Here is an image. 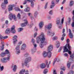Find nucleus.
Instances as JSON below:
<instances>
[{
	"instance_id": "38",
	"label": "nucleus",
	"mask_w": 74,
	"mask_h": 74,
	"mask_svg": "<svg viewBox=\"0 0 74 74\" xmlns=\"http://www.w3.org/2000/svg\"><path fill=\"white\" fill-rule=\"evenodd\" d=\"M33 21H31V24L29 26V27H32L33 26Z\"/></svg>"
},
{
	"instance_id": "29",
	"label": "nucleus",
	"mask_w": 74,
	"mask_h": 74,
	"mask_svg": "<svg viewBox=\"0 0 74 74\" xmlns=\"http://www.w3.org/2000/svg\"><path fill=\"white\" fill-rule=\"evenodd\" d=\"M25 72V70L22 69V70L20 71V74H24Z\"/></svg>"
},
{
	"instance_id": "23",
	"label": "nucleus",
	"mask_w": 74,
	"mask_h": 74,
	"mask_svg": "<svg viewBox=\"0 0 74 74\" xmlns=\"http://www.w3.org/2000/svg\"><path fill=\"white\" fill-rule=\"evenodd\" d=\"M69 32L70 37H73V34L71 33V31L70 29H69Z\"/></svg>"
},
{
	"instance_id": "8",
	"label": "nucleus",
	"mask_w": 74,
	"mask_h": 74,
	"mask_svg": "<svg viewBox=\"0 0 74 74\" xmlns=\"http://www.w3.org/2000/svg\"><path fill=\"white\" fill-rule=\"evenodd\" d=\"M9 18L10 20H12V19H13L14 21H16V17L15 15L12 14V13H11L9 14Z\"/></svg>"
},
{
	"instance_id": "31",
	"label": "nucleus",
	"mask_w": 74,
	"mask_h": 74,
	"mask_svg": "<svg viewBox=\"0 0 74 74\" xmlns=\"http://www.w3.org/2000/svg\"><path fill=\"white\" fill-rule=\"evenodd\" d=\"M24 11L26 12H29L30 11V8L27 7V8L24 9Z\"/></svg>"
},
{
	"instance_id": "58",
	"label": "nucleus",
	"mask_w": 74,
	"mask_h": 74,
	"mask_svg": "<svg viewBox=\"0 0 74 74\" xmlns=\"http://www.w3.org/2000/svg\"><path fill=\"white\" fill-rule=\"evenodd\" d=\"M30 18L31 19H32V20H33V19H34V17H33V16H31Z\"/></svg>"
},
{
	"instance_id": "41",
	"label": "nucleus",
	"mask_w": 74,
	"mask_h": 74,
	"mask_svg": "<svg viewBox=\"0 0 74 74\" xmlns=\"http://www.w3.org/2000/svg\"><path fill=\"white\" fill-rule=\"evenodd\" d=\"M31 42L32 44H34L35 43V40L33 38L32 39Z\"/></svg>"
},
{
	"instance_id": "7",
	"label": "nucleus",
	"mask_w": 74,
	"mask_h": 74,
	"mask_svg": "<svg viewBox=\"0 0 74 74\" xmlns=\"http://www.w3.org/2000/svg\"><path fill=\"white\" fill-rule=\"evenodd\" d=\"M20 49V45H18L15 47L16 53L18 55H19L21 53V50Z\"/></svg>"
},
{
	"instance_id": "3",
	"label": "nucleus",
	"mask_w": 74,
	"mask_h": 74,
	"mask_svg": "<svg viewBox=\"0 0 74 74\" xmlns=\"http://www.w3.org/2000/svg\"><path fill=\"white\" fill-rule=\"evenodd\" d=\"M45 38L43 37L42 38L40 39V37H37L36 38V42L38 44H39V42H40V41L41 42V43L40 45V48H43V44L44 41H45Z\"/></svg>"
},
{
	"instance_id": "25",
	"label": "nucleus",
	"mask_w": 74,
	"mask_h": 74,
	"mask_svg": "<svg viewBox=\"0 0 74 74\" xmlns=\"http://www.w3.org/2000/svg\"><path fill=\"white\" fill-rule=\"evenodd\" d=\"M38 37H45L44 34L42 32L41 33L40 35H39V36Z\"/></svg>"
},
{
	"instance_id": "4",
	"label": "nucleus",
	"mask_w": 74,
	"mask_h": 74,
	"mask_svg": "<svg viewBox=\"0 0 74 74\" xmlns=\"http://www.w3.org/2000/svg\"><path fill=\"white\" fill-rule=\"evenodd\" d=\"M52 49H53V45H49L48 48V51H49L48 52V57L49 58H50L51 57L52 53L51 51H52Z\"/></svg>"
},
{
	"instance_id": "33",
	"label": "nucleus",
	"mask_w": 74,
	"mask_h": 74,
	"mask_svg": "<svg viewBox=\"0 0 74 74\" xmlns=\"http://www.w3.org/2000/svg\"><path fill=\"white\" fill-rule=\"evenodd\" d=\"M17 17L18 19H21V14H20V13H18L17 15Z\"/></svg>"
},
{
	"instance_id": "51",
	"label": "nucleus",
	"mask_w": 74,
	"mask_h": 74,
	"mask_svg": "<svg viewBox=\"0 0 74 74\" xmlns=\"http://www.w3.org/2000/svg\"><path fill=\"white\" fill-rule=\"evenodd\" d=\"M52 10H50L49 12V14L50 15H52Z\"/></svg>"
},
{
	"instance_id": "57",
	"label": "nucleus",
	"mask_w": 74,
	"mask_h": 74,
	"mask_svg": "<svg viewBox=\"0 0 74 74\" xmlns=\"http://www.w3.org/2000/svg\"><path fill=\"white\" fill-rule=\"evenodd\" d=\"M22 43V42L21 41L19 42L18 44V45H21V44Z\"/></svg>"
},
{
	"instance_id": "17",
	"label": "nucleus",
	"mask_w": 74,
	"mask_h": 74,
	"mask_svg": "<svg viewBox=\"0 0 74 74\" xmlns=\"http://www.w3.org/2000/svg\"><path fill=\"white\" fill-rule=\"evenodd\" d=\"M11 33V30L10 29L8 28H7L5 31V34H8Z\"/></svg>"
},
{
	"instance_id": "59",
	"label": "nucleus",
	"mask_w": 74,
	"mask_h": 74,
	"mask_svg": "<svg viewBox=\"0 0 74 74\" xmlns=\"http://www.w3.org/2000/svg\"><path fill=\"white\" fill-rule=\"evenodd\" d=\"M56 61L55 60V59L54 60V61L53 62V66H54L55 65V63Z\"/></svg>"
},
{
	"instance_id": "52",
	"label": "nucleus",
	"mask_w": 74,
	"mask_h": 74,
	"mask_svg": "<svg viewBox=\"0 0 74 74\" xmlns=\"http://www.w3.org/2000/svg\"><path fill=\"white\" fill-rule=\"evenodd\" d=\"M27 15H28V16H29V17H30V15H32V13H29L27 14Z\"/></svg>"
},
{
	"instance_id": "63",
	"label": "nucleus",
	"mask_w": 74,
	"mask_h": 74,
	"mask_svg": "<svg viewBox=\"0 0 74 74\" xmlns=\"http://www.w3.org/2000/svg\"><path fill=\"white\" fill-rule=\"evenodd\" d=\"M47 42H45L44 41V42H43V44L44 45H47Z\"/></svg>"
},
{
	"instance_id": "28",
	"label": "nucleus",
	"mask_w": 74,
	"mask_h": 74,
	"mask_svg": "<svg viewBox=\"0 0 74 74\" xmlns=\"http://www.w3.org/2000/svg\"><path fill=\"white\" fill-rule=\"evenodd\" d=\"M56 43V47L57 48H58L59 47V46H60V42L59 41H57Z\"/></svg>"
},
{
	"instance_id": "60",
	"label": "nucleus",
	"mask_w": 74,
	"mask_h": 74,
	"mask_svg": "<svg viewBox=\"0 0 74 74\" xmlns=\"http://www.w3.org/2000/svg\"><path fill=\"white\" fill-rule=\"evenodd\" d=\"M0 37H8V36H1V34H0Z\"/></svg>"
},
{
	"instance_id": "20",
	"label": "nucleus",
	"mask_w": 74,
	"mask_h": 74,
	"mask_svg": "<svg viewBox=\"0 0 74 74\" xmlns=\"http://www.w3.org/2000/svg\"><path fill=\"white\" fill-rule=\"evenodd\" d=\"M52 24H49L48 25H46L45 26L46 28H47L48 30H49L50 29L52 28Z\"/></svg>"
},
{
	"instance_id": "11",
	"label": "nucleus",
	"mask_w": 74,
	"mask_h": 74,
	"mask_svg": "<svg viewBox=\"0 0 74 74\" xmlns=\"http://www.w3.org/2000/svg\"><path fill=\"white\" fill-rule=\"evenodd\" d=\"M24 21L25 23H22L21 24V26L22 27H25V26H26V25H27V20L25 19L24 20Z\"/></svg>"
},
{
	"instance_id": "56",
	"label": "nucleus",
	"mask_w": 74,
	"mask_h": 74,
	"mask_svg": "<svg viewBox=\"0 0 74 74\" xmlns=\"http://www.w3.org/2000/svg\"><path fill=\"white\" fill-rule=\"evenodd\" d=\"M37 35V32L35 33L34 34V37H36Z\"/></svg>"
},
{
	"instance_id": "27",
	"label": "nucleus",
	"mask_w": 74,
	"mask_h": 74,
	"mask_svg": "<svg viewBox=\"0 0 74 74\" xmlns=\"http://www.w3.org/2000/svg\"><path fill=\"white\" fill-rule=\"evenodd\" d=\"M36 48H33L32 49V54H33L35 52H36Z\"/></svg>"
},
{
	"instance_id": "15",
	"label": "nucleus",
	"mask_w": 74,
	"mask_h": 74,
	"mask_svg": "<svg viewBox=\"0 0 74 74\" xmlns=\"http://www.w3.org/2000/svg\"><path fill=\"white\" fill-rule=\"evenodd\" d=\"M18 38L17 37H13V43L14 45L15 46V44L16 43V41H18V40H17V38Z\"/></svg>"
},
{
	"instance_id": "2",
	"label": "nucleus",
	"mask_w": 74,
	"mask_h": 74,
	"mask_svg": "<svg viewBox=\"0 0 74 74\" xmlns=\"http://www.w3.org/2000/svg\"><path fill=\"white\" fill-rule=\"evenodd\" d=\"M31 60L32 58L30 57H29L26 58L24 61V64L23 63L22 64V67H23L24 65H25L26 67H27V68H29V64H28V63L30 62H31Z\"/></svg>"
},
{
	"instance_id": "36",
	"label": "nucleus",
	"mask_w": 74,
	"mask_h": 74,
	"mask_svg": "<svg viewBox=\"0 0 74 74\" xmlns=\"http://www.w3.org/2000/svg\"><path fill=\"white\" fill-rule=\"evenodd\" d=\"M14 9L16 11H21V9L19 8H15Z\"/></svg>"
},
{
	"instance_id": "22",
	"label": "nucleus",
	"mask_w": 74,
	"mask_h": 74,
	"mask_svg": "<svg viewBox=\"0 0 74 74\" xmlns=\"http://www.w3.org/2000/svg\"><path fill=\"white\" fill-rule=\"evenodd\" d=\"M13 71L14 72H16V69H17V66L16 65H14L13 66Z\"/></svg>"
},
{
	"instance_id": "49",
	"label": "nucleus",
	"mask_w": 74,
	"mask_h": 74,
	"mask_svg": "<svg viewBox=\"0 0 74 74\" xmlns=\"http://www.w3.org/2000/svg\"><path fill=\"white\" fill-rule=\"evenodd\" d=\"M34 30L36 32H37V31H38V28H37V27H35L34 29Z\"/></svg>"
},
{
	"instance_id": "55",
	"label": "nucleus",
	"mask_w": 74,
	"mask_h": 74,
	"mask_svg": "<svg viewBox=\"0 0 74 74\" xmlns=\"http://www.w3.org/2000/svg\"><path fill=\"white\" fill-rule=\"evenodd\" d=\"M64 56H65L66 57H67L68 56V54L67 53H64Z\"/></svg>"
},
{
	"instance_id": "16",
	"label": "nucleus",
	"mask_w": 74,
	"mask_h": 74,
	"mask_svg": "<svg viewBox=\"0 0 74 74\" xmlns=\"http://www.w3.org/2000/svg\"><path fill=\"white\" fill-rule=\"evenodd\" d=\"M14 7V5H9V8H8L9 11H12Z\"/></svg>"
},
{
	"instance_id": "54",
	"label": "nucleus",
	"mask_w": 74,
	"mask_h": 74,
	"mask_svg": "<svg viewBox=\"0 0 74 74\" xmlns=\"http://www.w3.org/2000/svg\"><path fill=\"white\" fill-rule=\"evenodd\" d=\"M27 1V0H25V1L23 2V4H26L27 3V1Z\"/></svg>"
},
{
	"instance_id": "5",
	"label": "nucleus",
	"mask_w": 74,
	"mask_h": 74,
	"mask_svg": "<svg viewBox=\"0 0 74 74\" xmlns=\"http://www.w3.org/2000/svg\"><path fill=\"white\" fill-rule=\"evenodd\" d=\"M64 21V19L62 18V21H60V20L59 19L58 20L56 21V24L58 26L59 28V29H62V24L63 23V22Z\"/></svg>"
},
{
	"instance_id": "64",
	"label": "nucleus",
	"mask_w": 74,
	"mask_h": 74,
	"mask_svg": "<svg viewBox=\"0 0 74 74\" xmlns=\"http://www.w3.org/2000/svg\"><path fill=\"white\" fill-rule=\"evenodd\" d=\"M53 74H57L56 73V71L55 70H54L53 72Z\"/></svg>"
},
{
	"instance_id": "39",
	"label": "nucleus",
	"mask_w": 74,
	"mask_h": 74,
	"mask_svg": "<svg viewBox=\"0 0 74 74\" xmlns=\"http://www.w3.org/2000/svg\"><path fill=\"white\" fill-rule=\"evenodd\" d=\"M33 44L34 46V48H37V44H36V43H34Z\"/></svg>"
},
{
	"instance_id": "12",
	"label": "nucleus",
	"mask_w": 74,
	"mask_h": 74,
	"mask_svg": "<svg viewBox=\"0 0 74 74\" xmlns=\"http://www.w3.org/2000/svg\"><path fill=\"white\" fill-rule=\"evenodd\" d=\"M15 25H13L12 26L11 29V31L12 33H15L16 31H15Z\"/></svg>"
},
{
	"instance_id": "43",
	"label": "nucleus",
	"mask_w": 74,
	"mask_h": 74,
	"mask_svg": "<svg viewBox=\"0 0 74 74\" xmlns=\"http://www.w3.org/2000/svg\"><path fill=\"white\" fill-rule=\"evenodd\" d=\"M71 65V63H68L67 64V66L68 67V68H70V65Z\"/></svg>"
},
{
	"instance_id": "19",
	"label": "nucleus",
	"mask_w": 74,
	"mask_h": 74,
	"mask_svg": "<svg viewBox=\"0 0 74 74\" xmlns=\"http://www.w3.org/2000/svg\"><path fill=\"white\" fill-rule=\"evenodd\" d=\"M55 1H53L51 2V5H50V8H53L54 7H55Z\"/></svg>"
},
{
	"instance_id": "9",
	"label": "nucleus",
	"mask_w": 74,
	"mask_h": 74,
	"mask_svg": "<svg viewBox=\"0 0 74 74\" xmlns=\"http://www.w3.org/2000/svg\"><path fill=\"white\" fill-rule=\"evenodd\" d=\"M4 3H2L1 5V7L2 8H5L6 7V4H7L8 3V0H4Z\"/></svg>"
},
{
	"instance_id": "34",
	"label": "nucleus",
	"mask_w": 74,
	"mask_h": 74,
	"mask_svg": "<svg viewBox=\"0 0 74 74\" xmlns=\"http://www.w3.org/2000/svg\"><path fill=\"white\" fill-rule=\"evenodd\" d=\"M73 4H74V2L73 1H71L70 2V6H72L73 5Z\"/></svg>"
},
{
	"instance_id": "13",
	"label": "nucleus",
	"mask_w": 74,
	"mask_h": 74,
	"mask_svg": "<svg viewBox=\"0 0 74 74\" xmlns=\"http://www.w3.org/2000/svg\"><path fill=\"white\" fill-rule=\"evenodd\" d=\"M46 66L47 65H46L45 64L42 63L40 65V67L41 69H43L46 67Z\"/></svg>"
},
{
	"instance_id": "35",
	"label": "nucleus",
	"mask_w": 74,
	"mask_h": 74,
	"mask_svg": "<svg viewBox=\"0 0 74 74\" xmlns=\"http://www.w3.org/2000/svg\"><path fill=\"white\" fill-rule=\"evenodd\" d=\"M29 56V53H26L24 55V56L25 58H27V57H28Z\"/></svg>"
},
{
	"instance_id": "42",
	"label": "nucleus",
	"mask_w": 74,
	"mask_h": 74,
	"mask_svg": "<svg viewBox=\"0 0 74 74\" xmlns=\"http://www.w3.org/2000/svg\"><path fill=\"white\" fill-rule=\"evenodd\" d=\"M54 59L57 62H59V61H60V59H59V58H55Z\"/></svg>"
},
{
	"instance_id": "50",
	"label": "nucleus",
	"mask_w": 74,
	"mask_h": 74,
	"mask_svg": "<svg viewBox=\"0 0 74 74\" xmlns=\"http://www.w3.org/2000/svg\"><path fill=\"white\" fill-rule=\"evenodd\" d=\"M62 48H63V47L62 46H61L60 47L58 50V52H60L61 51V50H62Z\"/></svg>"
},
{
	"instance_id": "47",
	"label": "nucleus",
	"mask_w": 74,
	"mask_h": 74,
	"mask_svg": "<svg viewBox=\"0 0 74 74\" xmlns=\"http://www.w3.org/2000/svg\"><path fill=\"white\" fill-rule=\"evenodd\" d=\"M61 70L64 71L65 70V67H64V66H63L62 68H61Z\"/></svg>"
},
{
	"instance_id": "62",
	"label": "nucleus",
	"mask_w": 74,
	"mask_h": 74,
	"mask_svg": "<svg viewBox=\"0 0 74 74\" xmlns=\"http://www.w3.org/2000/svg\"><path fill=\"white\" fill-rule=\"evenodd\" d=\"M60 0H56V4H58V3H59V1Z\"/></svg>"
},
{
	"instance_id": "6",
	"label": "nucleus",
	"mask_w": 74,
	"mask_h": 74,
	"mask_svg": "<svg viewBox=\"0 0 74 74\" xmlns=\"http://www.w3.org/2000/svg\"><path fill=\"white\" fill-rule=\"evenodd\" d=\"M2 38L1 39H0V40H1V44L2 46L1 47V46H0V49H1V51H3V50L4 49V42L3 41H2V39H7V38H8V37H1Z\"/></svg>"
},
{
	"instance_id": "24",
	"label": "nucleus",
	"mask_w": 74,
	"mask_h": 74,
	"mask_svg": "<svg viewBox=\"0 0 74 74\" xmlns=\"http://www.w3.org/2000/svg\"><path fill=\"white\" fill-rule=\"evenodd\" d=\"M51 61H49V64H48V61L46 60V65L47 66V68H49V64H51Z\"/></svg>"
},
{
	"instance_id": "53",
	"label": "nucleus",
	"mask_w": 74,
	"mask_h": 74,
	"mask_svg": "<svg viewBox=\"0 0 74 74\" xmlns=\"http://www.w3.org/2000/svg\"><path fill=\"white\" fill-rule=\"evenodd\" d=\"M71 25L72 27H74V21L72 22Z\"/></svg>"
},
{
	"instance_id": "46",
	"label": "nucleus",
	"mask_w": 74,
	"mask_h": 74,
	"mask_svg": "<svg viewBox=\"0 0 74 74\" xmlns=\"http://www.w3.org/2000/svg\"><path fill=\"white\" fill-rule=\"evenodd\" d=\"M0 69L1 71H3V70H4V66H2V67L1 66L0 68Z\"/></svg>"
},
{
	"instance_id": "21",
	"label": "nucleus",
	"mask_w": 74,
	"mask_h": 74,
	"mask_svg": "<svg viewBox=\"0 0 74 74\" xmlns=\"http://www.w3.org/2000/svg\"><path fill=\"white\" fill-rule=\"evenodd\" d=\"M43 55L44 57H46V56L48 57V52H47L46 51H44L43 53Z\"/></svg>"
},
{
	"instance_id": "14",
	"label": "nucleus",
	"mask_w": 74,
	"mask_h": 74,
	"mask_svg": "<svg viewBox=\"0 0 74 74\" xmlns=\"http://www.w3.org/2000/svg\"><path fill=\"white\" fill-rule=\"evenodd\" d=\"M26 48V45L25 44H23L22 45L21 48V50L23 51L24 50H25Z\"/></svg>"
},
{
	"instance_id": "45",
	"label": "nucleus",
	"mask_w": 74,
	"mask_h": 74,
	"mask_svg": "<svg viewBox=\"0 0 74 74\" xmlns=\"http://www.w3.org/2000/svg\"><path fill=\"white\" fill-rule=\"evenodd\" d=\"M58 38L57 37H53L52 40H57Z\"/></svg>"
},
{
	"instance_id": "26",
	"label": "nucleus",
	"mask_w": 74,
	"mask_h": 74,
	"mask_svg": "<svg viewBox=\"0 0 74 74\" xmlns=\"http://www.w3.org/2000/svg\"><path fill=\"white\" fill-rule=\"evenodd\" d=\"M38 12L37 11H36L34 12V16L35 18H36V17H37V16L38 15Z\"/></svg>"
},
{
	"instance_id": "40",
	"label": "nucleus",
	"mask_w": 74,
	"mask_h": 74,
	"mask_svg": "<svg viewBox=\"0 0 74 74\" xmlns=\"http://www.w3.org/2000/svg\"><path fill=\"white\" fill-rule=\"evenodd\" d=\"M71 19L70 17H69L68 19V22L69 23H70L71 22Z\"/></svg>"
},
{
	"instance_id": "44",
	"label": "nucleus",
	"mask_w": 74,
	"mask_h": 74,
	"mask_svg": "<svg viewBox=\"0 0 74 74\" xmlns=\"http://www.w3.org/2000/svg\"><path fill=\"white\" fill-rule=\"evenodd\" d=\"M74 74V71H70L69 73H68V74Z\"/></svg>"
},
{
	"instance_id": "32",
	"label": "nucleus",
	"mask_w": 74,
	"mask_h": 74,
	"mask_svg": "<svg viewBox=\"0 0 74 74\" xmlns=\"http://www.w3.org/2000/svg\"><path fill=\"white\" fill-rule=\"evenodd\" d=\"M23 30V28H19L18 29V32H22V30Z\"/></svg>"
},
{
	"instance_id": "10",
	"label": "nucleus",
	"mask_w": 74,
	"mask_h": 74,
	"mask_svg": "<svg viewBox=\"0 0 74 74\" xmlns=\"http://www.w3.org/2000/svg\"><path fill=\"white\" fill-rule=\"evenodd\" d=\"M47 34L48 35V36H54L55 33L54 32H53L51 31H48L47 32Z\"/></svg>"
},
{
	"instance_id": "1",
	"label": "nucleus",
	"mask_w": 74,
	"mask_h": 74,
	"mask_svg": "<svg viewBox=\"0 0 74 74\" xmlns=\"http://www.w3.org/2000/svg\"><path fill=\"white\" fill-rule=\"evenodd\" d=\"M5 53L6 55H7V54H8V57H4L2 58L1 59V60L2 63H5L8 62V61H10L11 56L10 55V53L7 49L6 50Z\"/></svg>"
},
{
	"instance_id": "48",
	"label": "nucleus",
	"mask_w": 74,
	"mask_h": 74,
	"mask_svg": "<svg viewBox=\"0 0 74 74\" xmlns=\"http://www.w3.org/2000/svg\"><path fill=\"white\" fill-rule=\"evenodd\" d=\"M48 5V2H47V3L46 4L45 6V9H46L47 8V6Z\"/></svg>"
},
{
	"instance_id": "30",
	"label": "nucleus",
	"mask_w": 74,
	"mask_h": 74,
	"mask_svg": "<svg viewBox=\"0 0 74 74\" xmlns=\"http://www.w3.org/2000/svg\"><path fill=\"white\" fill-rule=\"evenodd\" d=\"M6 55L5 53H3L1 54V57H4Z\"/></svg>"
},
{
	"instance_id": "18",
	"label": "nucleus",
	"mask_w": 74,
	"mask_h": 74,
	"mask_svg": "<svg viewBox=\"0 0 74 74\" xmlns=\"http://www.w3.org/2000/svg\"><path fill=\"white\" fill-rule=\"evenodd\" d=\"M43 25H44V22L43 21L40 22L39 24L40 29H41V28H42Z\"/></svg>"
},
{
	"instance_id": "37",
	"label": "nucleus",
	"mask_w": 74,
	"mask_h": 74,
	"mask_svg": "<svg viewBox=\"0 0 74 74\" xmlns=\"http://www.w3.org/2000/svg\"><path fill=\"white\" fill-rule=\"evenodd\" d=\"M47 73H48V69H46L44 70L43 73L44 74H46Z\"/></svg>"
},
{
	"instance_id": "61",
	"label": "nucleus",
	"mask_w": 74,
	"mask_h": 74,
	"mask_svg": "<svg viewBox=\"0 0 74 74\" xmlns=\"http://www.w3.org/2000/svg\"><path fill=\"white\" fill-rule=\"evenodd\" d=\"M5 24H6V25H8V20L6 21L5 22Z\"/></svg>"
}]
</instances>
